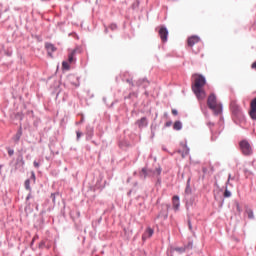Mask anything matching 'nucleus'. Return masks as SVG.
Wrapping results in <instances>:
<instances>
[{
  "instance_id": "25",
  "label": "nucleus",
  "mask_w": 256,
  "mask_h": 256,
  "mask_svg": "<svg viewBox=\"0 0 256 256\" xmlns=\"http://www.w3.org/2000/svg\"><path fill=\"white\" fill-rule=\"evenodd\" d=\"M15 119H17L18 121H23V113L21 112L16 113Z\"/></svg>"
},
{
  "instance_id": "10",
  "label": "nucleus",
  "mask_w": 256,
  "mask_h": 256,
  "mask_svg": "<svg viewBox=\"0 0 256 256\" xmlns=\"http://www.w3.org/2000/svg\"><path fill=\"white\" fill-rule=\"evenodd\" d=\"M182 150H179L178 153H181L182 158L185 159L187 155H189V147L187 146V142H181Z\"/></svg>"
},
{
  "instance_id": "17",
  "label": "nucleus",
  "mask_w": 256,
  "mask_h": 256,
  "mask_svg": "<svg viewBox=\"0 0 256 256\" xmlns=\"http://www.w3.org/2000/svg\"><path fill=\"white\" fill-rule=\"evenodd\" d=\"M20 165V167H23L25 165V160H23V154H19L16 159V166Z\"/></svg>"
},
{
  "instance_id": "35",
  "label": "nucleus",
  "mask_w": 256,
  "mask_h": 256,
  "mask_svg": "<svg viewBox=\"0 0 256 256\" xmlns=\"http://www.w3.org/2000/svg\"><path fill=\"white\" fill-rule=\"evenodd\" d=\"M199 41H201L199 37L193 36V43H199Z\"/></svg>"
},
{
  "instance_id": "12",
  "label": "nucleus",
  "mask_w": 256,
  "mask_h": 256,
  "mask_svg": "<svg viewBox=\"0 0 256 256\" xmlns=\"http://www.w3.org/2000/svg\"><path fill=\"white\" fill-rule=\"evenodd\" d=\"M172 205H173V209L175 211H179V207L181 205L180 201H179V196L175 195L172 198Z\"/></svg>"
},
{
  "instance_id": "58",
  "label": "nucleus",
  "mask_w": 256,
  "mask_h": 256,
  "mask_svg": "<svg viewBox=\"0 0 256 256\" xmlns=\"http://www.w3.org/2000/svg\"><path fill=\"white\" fill-rule=\"evenodd\" d=\"M137 185H138V183H137V182H135V183H134V187H137Z\"/></svg>"
},
{
  "instance_id": "47",
  "label": "nucleus",
  "mask_w": 256,
  "mask_h": 256,
  "mask_svg": "<svg viewBox=\"0 0 256 256\" xmlns=\"http://www.w3.org/2000/svg\"><path fill=\"white\" fill-rule=\"evenodd\" d=\"M31 198V193H29L26 197V201H29V199Z\"/></svg>"
},
{
  "instance_id": "18",
  "label": "nucleus",
  "mask_w": 256,
  "mask_h": 256,
  "mask_svg": "<svg viewBox=\"0 0 256 256\" xmlns=\"http://www.w3.org/2000/svg\"><path fill=\"white\" fill-rule=\"evenodd\" d=\"M77 53V50H72V52L68 55V62L74 63L75 62V54Z\"/></svg>"
},
{
  "instance_id": "28",
  "label": "nucleus",
  "mask_w": 256,
  "mask_h": 256,
  "mask_svg": "<svg viewBox=\"0 0 256 256\" xmlns=\"http://www.w3.org/2000/svg\"><path fill=\"white\" fill-rule=\"evenodd\" d=\"M250 117L256 121V110H250Z\"/></svg>"
},
{
  "instance_id": "59",
  "label": "nucleus",
  "mask_w": 256,
  "mask_h": 256,
  "mask_svg": "<svg viewBox=\"0 0 256 256\" xmlns=\"http://www.w3.org/2000/svg\"><path fill=\"white\" fill-rule=\"evenodd\" d=\"M113 105H114V103L112 102L111 105H110V107H113Z\"/></svg>"
},
{
  "instance_id": "3",
  "label": "nucleus",
  "mask_w": 256,
  "mask_h": 256,
  "mask_svg": "<svg viewBox=\"0 0 256 256\" xmlns=\"http://www.w3.org/2000/svg\"><path fill=\"white\" fill-rule=\"evenodd\" d=\"M184 201L186 203V208L189 209V206L193 205V190L191 189V176L188 177L186 188L184 192Z\"/></svg>"
},
{
  "instance_id": "20",
  "label": "nucleus",
  "mask_w": 256,
  "mask_h": 256,
  "mask_svg": "<svg viewBox=\"0 0 256 256\" xmlns=\"http://www.w3.org/2000/svg\"><path fill=\"white\" fill-rule=\"evenodd\" d=\"M151 129V139H153V137H155V131H157V124H152L150 126Z\"/></svg>"
},
{
  "instance_id": "37",
  "label": "nucleus",
  "mask_w": 256,
  "mask_h": 256,
  "mask_svg": "<svg viewBox=\"0 0 256 256\" xmlns=\"http://www.w3.org/2000/svg\"><path fill=\"white\" fill-rule=\"evenodd\" d=\"M30 179H32L35 182V180H36L35 172H33V171L31 172Z\"/></svg>"
},
{
  "instance_id": "42",
  "label": "nucleus",
  "mask_w": 256,
  "mask_h": 256,
  "mask_svg": "<svg viewBox=\"0 0 256 256\" xmlns=\"http://www.w3.org/2000/svg\"><path fill=\"white\" fill-rule=\"evenodd\" d=\"M83 121H85V117H81V120L79 122L76 123V125H81V123H83Z\"/></svg>"
},
{
  "instance_id": "6",
  "label": "nucleus",
  "mask_w": 256,
  "mask_h": 256,
  "mask_svg": "<svg viewBox=\"0 0 256 256\" xmlns=\"http://www.w3.org/2000/svg\"><path fill=\"white\" fill-rule=\"evenodd\" d=\"M171 208V205L169 204H163L161 211L157 215V219H167L169 217V209Z\"/></svg>"
},
{
  "instance_id": "33",
  "label": "nucleus",
  "mask_w": 256,
  "mask_h": 256,
  "mask_svg": "<svg viewBox=\"0 0 256 256\" xmlns=\"http://www.w3.org/2000/svg\"><path fill=\"white\" fill-rule=\"evenodd\" d=\"M188 227L191 231V229H193V225L191 224V217L188 216Z\"/></svg>"
},
{
  "instance_id": "11",
  "label": "nucleus",
  "mask_w": 256,
  "mask_h": 256,
  "mask_svg": "<svg viewBox=\"0 0 256 256\" xmlns=\"http://www.w3.org/2000/svg\"><path fill=\"white\" fill-rule=\"evenodd\" d=\"M45 49L48 51V55L51 58H53V53H55V51H57V47H55V45H53L52 43H49V42H47L45 44Z\"/></svg>"
},
{
  "instance_id": "49",
  "label": "nucleus",
  "mask_w": 256,
  "mask_h": 256,
  "mask_svg": "<svg viewBox=\"0 0 256 256\" xmlns=\"http://www.w3.org/2000/svg\"><path fill=\"white\" fill-rule=\"evenodd\" d=\"M33 243H35V239H32V241L30 243V247H33Z\"/></svg>"
},
{
  "instance_id": "46",
  "label": "nucleus",
  "mask_w": 256,
  "mask_h": 256,
  "mask_svg": "<svg viewBox=\"0 0 256 256\" xmlns=\"http://www.w3.org/2000/svg\"><path fill=\"white\" fill-rule=\"evenodd\" d=\"M76 217H77V219H79V217H81V212L77 211L76 212Z\"/></svg>"
},
{
  "instance_id": "43",
  "label": "nucleus",
  "mask_w": 256,
  "mask_h": 256,
  "mask_svg": "<svg viewBox=\"0 0 256 256\" xmlns=\"http://www.w3.org/2000/svg\"><path fill=\"white\" fill-rule=\"evenodd\" d=\"M156 173H157V175H161V167L156 168Z\"/></svg>"
},
{
  "instance_id": "34",
  "label": "nucleus",
  "mask_w": 256,
  "mask_h": 256,
  "mask_svg": "<svg viewBox=\"0 0 256 256\" xmlns=\"http://www.w3.org/2000/svg\"><path fill=\"white\" fill-rule=\"evenodd\" d=\"M224 197H231V192L229 190H225Z\"/></svg>"
},
{
  "instance_id": "4",
  "label": "nucleus",
  "mask_w": 256,
  "mask_h": 256,
  "mask_svg": "<svg viewBox=\"0 0 256 256\" xmlns=\"http://www.w3.org/2000/svg\"><path fill=\"white\" fill-rule=\"evenodd\" d=\"M239 145L243 155H251V153H253V148L247 140H242Z\"/></svg>"
},
{
  "instance_id": "36",
  "label": "nucleus",
  "mask_w": 256,
  "mask_h": 256,
  "mask_svg": "<svg viewBox=\"0 0 256 256\" xmlns=\"http://www.w3.org/2000/svg\"><path fill=\"white\" fill-rule=\"evenodd\" d=\"M173 125V122L172 121H167L165 124H164V127H171Z\"/></svg>"
},
{
  "instance_id": "29",
  "label": "nucleus",
  "mask_w": 256,
  "mask_h": 256,
  "mask_svg": "<svg viewBox=\"0 0 256 256\" xmlns=\"http://www.w3.org/2000/svg\"><path fill=\"white\" fill-rule=\"evenodd\" d=\"M81 137H83V132L76 131V139H77V141H79V139H81Z\"/></svg>"
},
{
  "instance_id": "15",
  "label": "nucleus",
  "mask_w": 256,
  "mask_h": 256,
  "mask_svg": "<svg viewBox=\"0 0 256 256\" xmlns=\"http://www.w3.org/2000/svg\"><path fill=\"white\" fill-rule=\"evenodd\" d=\"M181 129H183V123H181V121H179V120L175 121L173 124V130L181 131Z\"/></svg>"
},
{
  "instance_id": "16",
  "label": "nucleus",
  "mask_w": 256,
  "mask_h": 256,
  "mask_svg": "<svg viewBox=\"0 0 256 256\" xmlns=\"http://www.w3.org/2000/svg\"><path fill=\"white\" fill-rule=\"evenodd\" d=\"M21 135H23V128H21V126H20V128L18 129V131L14 137L15 143H19V141L21 139Z\"/></svg>"
},
{
  "instance_id": "63",
  "label": "nucleus",
  "mask_w": 256,
  "mask_h": 256,
  "mask_svg": "<svg viewBox=\"0 0 256 256\" xmlns=\"http://www.w3.org/2000/svg\"><path fill=\"white\" fill-rule=\"evenodd\" d=\"M164 116L167 117V113H165Z\"/></svg>"
},
{
  "instance_id": "57",
  "label": "nucleus",
  "mask_w": 256,
  "mask_h": 256,
  "mask_svg": "<svg viewBox=\"0 0 256 256\" xmlns=\"http://www.w3.org/2000/svg\"><path fill=\"white\" fill-rule=\"evenodd\" d=\"M130 182H131V178H128V179H127V183H130Z\"/></svg>"
},
{
  "instance_id": "39",
  "label": "nucleus",
  "mask_w": 256,
  "mask_h": 256,
  "mask_svg": "<svg viewBox=\"0 0 256 256\" xmlns=\"http://www.w3.org/2000/svg\"><path fill=\"white\" fill-rule=\"evenodd\" d=\"M33 165H34V167H35L36 169H39V167H40V164H39V162H37V161H34V162H33Z\"/></svg>"
},
{
  "instance_id": "50",
  "label": "nucleus",
  "mask_w": 256,
  "mask_h": 256,
  "mask_svg": "<svg viewBox=\"0 0 256 256\" xmlns=\"http://www.w3.org/2000/svg\"><path fill=\"white\" fill-rule=\"evenodd\" d=\"M229 181H231V174L228 176L227 184H229Z\"/></svg>"
},
{
  "instance_id": "8",
  "label": "nucleus",
  "mask_w": 256,
  "mask_h": 256,
  "mask_svg": "<svg viewBox=\"0 0 256 256\" xmlns=\"http://www.w3.org/2000/svg\"><path fill=\"white\" fill-rule=\"evenodd\" d=\"M135 125H137L140 130L145 129V127L149 125V121L147 120V117H142L135 122Z\"/></svg>"
},
{
  "instance_id": "52",
  "label": "nucleus",
  "mask_w": 256,
  "mask_h": 256,
  "mask_svg": "<svg viewBox=\"0 0 256 256\" xmlns=\"http://www.w3.org/2000/svg\"><path fill=\"white\" fill-rule=\"evenodd\" d=\"M33 239H34V241H35L36 239H39V236H38V235H35V236L33 237Z\"/></svg>"
},
{
  "instance_id": "38",
  "label": "nucleus",
  "mask_w": 256,
  "mask_h": 256,
  "mask_svg": "<svg viewBox=\"0 0 256 256\" xmlns=\"http://www.w3.org/2000/svg\"><path fill=\"white\" fill-rule=\"evenodd\" d=\"M43 247H45V241L39 243V249H43Z\"/></svg>"
},
{
  "instance_id": "48",
  "label": "nucleus",
  "mask_w": 256,
  "mask_h": 256,
  "mask_svg": "<svg viewBox=\"0 0 256 256\" xmlns=\"http://www.w3.org/2000/svg\"><path fill=\"white\" fill-rule=\"evenodd\" d=\"M131 193H133V190H130V191L127 193L128 197H131Z\"/></svg>"
},
{
  "instance_id": "44",
  "label": "nucleus",
  "mask_w": 256,
  "mask_h": 256,
  "mask_svg": "<svg viewBox=\"0 0 256 256\" xmlns=\"http://www.w3.org/2000/svg\"><path fill=\"white\" fill-rule=\"evenodd\" d=\"M61 215H62L63 217H65V206H64L63 209L61 210Z\"/></svg>"
},
{
  "instance_id": "30",
  "label": "nucleus",
  "mask_w": 256,
  "mask_h": 256,
  "mask_svg": "<svg viewBox=\"0 0 256 256\" xmlns=\"http://www.w3.org/2000/svg\"><path fill=\"white\" fill-rule=\"evenodd\" d=\"M236 211L239 213V215H241V205L239 204V202H236Z\"/></svg>"
},
{
  "instance_id": "19",
  "label": "nucleus",
  "mask_w": 256,
  "mask_h": 256,
  "mask_svg": "<svg viewBox=\"0 0 256 256\" xmlns=\"http://www.w3.org/2000/svg\"><path fill=\"white\" fill-rule=\"evenodd\" d=\"M245 213L248 216V219H255V214L253 213V209L247 208L245 210Z\"/></svg>"
},
{
  "instance_id": "9",
  "label": "nucleus",
  "mask_w": 256,
  "mask_h": 256,
  "mask_svg": "<svg viewBox=\"0 0 256 256\" xmlns=\"http://www.w3.org/2000/svg\"><path fill=\"white\" fill-rule=\"evenodd\" d=\"M231 111L233 113V115L237 116V117H243V112L241 111V107H239L238 105L232 103L231 104Z\"/></svg>"
},
{
  "instance_id": "62",
  "label": "nucleus",
  "mask_w": 256,
  "mask_h": 256,
  "mask_svg": "<svg viewBox=\"0 0 256 256\" xmlns=\"http://www.w3.org/2000/svg\"><path fill=\"white\" fill-rule=\"evenodd\" d=\"M191 89H193V83H191Z\"/></svg>"
},
{
  "instance_id": "32",
  "label": "nucleus",
  "mask_w": 256,
  "mask_h": 256,
  "mask_svg": "<svg viewBox=\"0 0 256 256\" xmlns=\"http://www.w3.org/2000/svg\"><path fill=\"white\" fill-rule=\"evenodd\" d=\"M109 29H111V31L117 30V24H110Z\"/></svg>"
},
{
  "instance_id": "27",
  "label": "nucleus",
  "mask_w": 256,
  "mask_h": 256,
  "mask_svg": "<svg viewBox=\"0 0 256 256\" xmlns=\"http://www.w3.org/2000/svg\"><path fill=\"white\" fill-rule=\"evenodd\" d=\"M148 83V85H149V81L146 79V78H144V79H142V80H138L137 81V85H138V87L139 86H141V85H143V83Z\"/></svg>"
},
{
  "instance_id": "26",
  "label": "nucleus",
  "mask_w": 256,
  "mask_h": 256,
  "mask_svg": "<svg viewBox=\"0 0 256 256\" xmlns=\"http://www.w3.org/2000/svg\"><path fill=\"white\" fill-rule=\"evenodd\" d=\"M187 46L188 47H193V36L188 37Z\"/></svg>"
},
{
  "instance_id": "24",
  "label": "nucleus",
  "mask_w": 256,
  "mask_h": 256,
  "mask_svg": "<svg viewBox=\"0 0 256 256\" xmlns=\"http://www.w3.org/2000/svg\"><path fill=\"white\" fill-rule=\"evenodd\" d=\"M57 197H59V193L58 192L52 193L50 195V199H52V203H54V205H55V199H57Z\"/></svg>"
},
{
  "instance_id": "60",
  "label": "nucleus",
  "mask_w": 256,
  "mask_h": 256,
  "mask_svg": "<svg viewBox=\"0 0 256 256\" xmlns=\"http://www.w3.org/2000/svg\"><path fill=\"white\" fill-rule=\"evenodd\" d=\"M133 9H135V4L132 5Z\"/></svg>"
},
{
  "instance_id": "53",
  "label": "nucleus",
  "mask_w": 256,
  "mask_h": 256,
  "mask_svg": "<svg viewBox=\"0 0 256 256\" xmlns=\"http://www.w3.org/2000/svg\"><path fill=\"white\" fill-rule=\"evenodd\" d=\"M157 183L161 185V179L158 178Z\"/></svg>"
},
{
  "instance_id": "7",
  "label": "nucleus",
  "mask_w": 256,
  "mask_h": 256,
  "mask_svg": "<svg viewBox=\"0 0 256 256\" xmlns=\"http://www.w3.org/2000/svg\"><path fill=\"white\" fill-rule=\"evenodd\" d=\"M158 35H159L162 43H167V39L169 37V30H167V27H165V26H160Z\"/></svg>"
},
{
  "instance_id": "55",
  "label": "nucleus",
  "mask_w": 256,
  "mask_h": 256,
  "mask_svg": "<svg viewBox=\"0 0 256 256\" xmlns=\"http://www.w3.org/2000/svg\"><path fill=\"white\" fill-rule=\"evenodd\" d=\"M131 97H133V96H131V93L128 95V97H126V99H131Z\"/></svg>"
},
{
  "instance_id": "45",
  "label": "nucleus",
  "mask_w": 256,
  "mask_h": 256,
  "mask_svg": "<svg viewBox=\"0 0 256 256\" xmlns=\"http://www.w3.org/2000/svg\"><path fill=\"white\" fill-rule=\"evenodd\" d=\"M130 96L137 98V93H136V92H131V93H130Z\"/></svg>"
},
{
  "instance_id": "5",
  "label": "nucleus",
  "mask_w": 256,
  "mask_h": 256,
  "mask_svg": "<svg viewBox=\"0 0 256 256\" xmlns=\"http://www.w3.org/2000/svg\"><path fill=\"white\" fill-rule=\"evenodd\" d=\"M193 249V242L189 241L186 245L182 247H173L171 251H176L177 253H189Z\"/></svg>"
},
{
  "instance_id": "61",
  "label": "nucleus",
  "mask_w": 256,
  "mask_h": 256,
  "mask_svg": "<svg viewBox=\"0 0 256 256\" xmlns=\"http://www.w3.org/2000/svg\"><path fill=\"white\" fill-rule=\"evenodd\" d=\"M206 171H207L206 169H203V172H204V173H206Z\"/></svg>"
},
{
  "instance_id": "14",
  "label": "nucleus",
  "mask_w": 256,
  "mask_h": 256,
  "mask_svg": "<svg viewBox=\"0 0 256 256\" xmlns=\"http://www.w3.org/2000/svg\"><path fill=\"white\" fill-rule=\"evenodd\" d=\"M86 139L87 141L93 139V128L91 126H87L86 128Z\"/></svg>"
},
{
  "instance_id": "41",
  "label": "nucleus",
  "mask_w": 256,
  "mask_h": 256,
  "mask_svg": "<svg viewBox=\"0 0 256 256\" xmlns=\"http://www.w3.org/2000/svg\"><path fill=\"white\" fill-rule=\"evenodd\" d=\"M127 83L131 84V87H134L135 84L133 83V80L127 79L126 80Z\"/></svg>"
},
{
  "instance_id": "56",
  "label": "nucleus",
  "mask_w": 256,
  "mask_h": 256,
  "mask_svg": "<svg viewBox=\"0 0 256 256\" xmlns=\"http://www.w3.org/2000/svg\"><path fill=\"white\" fill-rule=\"evenodd\" d=\"M163 151H167V148L165 146L162 147Z\"/></svg>"
},
{
  "instance_id": "23",
  "label": "nucleus",
  "mask_w": 256,
  "mask_h": 256,
  "mask_svg": "<svg viewBox=\"0 0 256 256\" xmlns=\"http://www.w3.org/2000/svg\"><path fill=\"white\" fill-rule=\"evenodd\" d=\"M148 174L149 173L147 172V168H142L140 171V177H143V179H146Z\"/></svg>"
},
{
  "instance_id": "54",
  "label": "nucleus",
  "mask_w": 256,
  "mask_h": 256,
  "mask_svg": "<svg viewBox=\"0 0 256 256\" xmlns=\"http://www.w3.org/2000/svg\"><path fill=\"white\" fill-rule=\"evenodd\" d=\"M136 7H139V0H136Z\"/></svg>"
},
{
  "instance_id": "22",
  "label": "nucleus",
  "mask_w": 256,
  "mask_h": 256,
  "mask_svg": "<svg viewBox=\"0 0 256 256\" xmlns=\"http://www.w3.org/2000/svg\"><path fill=\"white\" fill-rule=\"evenodd\" d=\"M24 186L27 191H31V180L30 179L25 180Z\"/></svg>"
},
{
  "instance_id": "1",
  "label": "nucleus",
  "mask_w": 256,
  "mask_h": 256,
  "mask_svg": "<svg viewBox=\"0 0 256 256\" xmlns=\"http://www.w3.org/2000/svg\"><path fill=\"white\" fill-rule=\"evenodd\" d=\"M205 77L202 75H197L194 78V94L197 97L198 101H203L207 94H205V90L203 87H205Z\"/></svg>"
},
{
  "instance_id": "2",
  "label": "nucleus",
  "mask_w": 256,
  "mask_h": 256,
  "mask_svg": "<svg viewBox=\"0 0 256 256\" xmlns=\"http://www.w3.org/2000/svg\"><path fill=\"white\" fill-rule=\"evenodd\" d=\"M207 105L209 109H211L215 113V115H221L223 107L217 102V96H215V94L209 95Z\"/></svg>"
},
{
  "instance_id": "13",
  "label": "nucleus",
  "mask_w": 256,
  "mask_h": 256,
  "mask_svg": "<svg viewBox=\"0 0 256 256\" xmlns=\"http://www.w3.org/2000/svg\"><path fill=\"white\" fill-rule=\"evenodd\" d=\"M153 233H155V231L152 228H147V230L142 235V241H145L149 237H153Z\"/></svg>"
},
{
  "instance_id": "31",
  "label": "nucleus",
  "mask_w": 256,
  "mask_h": 256,
  "mask_svg": "<svg viewBox=\"0 0 256 256\" xmlns=\"http://www.w3.org/2000/svg\"><path fill=\"white\" fill-rule=\"evenodd\" d=\"M7 151H8L9 157H13V155L15 154V151L11 148H7Z\"/></svg>"
},
{
  "instance_id": "64",
  "label": "nucleus",
  "mask_w": 256,
  "mask_h": 256,
  "mask_svg": "<svg viewBox=\"0 0 256 256\" xmlns=\"http://www.w3.org/2000/svg\"><path fill=\"white\" fill-rule=\"evenodd\" d=\"M28 113H33V111H30V112L28 111Z\"/></svg>"
},
{
  "instance_id": "51",
  "label": "nucleus",
  "mask_w": 256,
  "mask_h": 256,
  "mask_svg": "<svg viewBox=\"0 0 256 256\" xmlns=\"http://www.w3.org/2000/svg\"><path fill=\"white\" fill-rule=\"evenodd\" d=\"M104 33H109V28L105 27Z\"/></svg>"
},
{
  "instance_id": "21",
  "label": "nucleus",
  "mask_w": 256,
  "mask_h": 256,
  "mask_svg": "<svg viewBox=\"0 0 256 256\" xmlns=\"http://www.w3.org/2000/svg\"><path fill=\"white\" fill-rule=\"evenodd\" d=\"M62 69H63L64 71H69V69H71V66L69 65V62L63 61V62H62Z\"/></svg>"
},
{
  "instance_id": "40",
  "label": "nucleus",
  "mask_w": 256,
  "mask_h": 256,
  "mask_svg": "<svg viewBox=\"0 0 256 256\" xmlns=\"http://www.w3.org/2000/svg\"><path fill=\"white\" fill-rule=\"evenodd\" d=\"M172 115L174 116L179 115V112L177 111V109H172Z\"/></svg>"
}]
</instances>
